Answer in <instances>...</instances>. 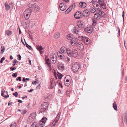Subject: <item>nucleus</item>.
<instances>
[{
  "label": "nucleus",
  "instance_id": "26",
  "mask_svg": "<svg viewBox=\"0 0 127 127\" xmlns=\"http://www.w3.org/2000/svg\"><path fill=\"white\" fill-rule=\"evenodd\" d=\"M47 119L46 117H43L41 119V120L40 121V122H42V123L45 124V122L46 120H47Z\"/></svg>",
  "mask_w": 127,
  "mask_h": 127
},
{
  "label": "nucleus",
  "instance_id": "60",
  "mask_svg": "<svg viewBox=\"0 0 127 127\" xmlns=\"http://www.w3.org/2000/svg\"><path fill=\"white\" fill-rule=\"evenodd\" d=\"M36 122V123L35 124H34L33 126V127H38V123L37 122Z\"/></svg>",
  "mask_w": 127,
  "mask_h": 127
},
{
  "label": "nucleus",
  "instance_id": "50",
  "mask_svg": "<svg viewBox=\"0 0 127 127\" xmlns=\"http://www.w3.org/2000/svg\"><path fill=\"white\" fill-rule=\"evenodd\" d=\"M16 68L15 67H10V69L12 71H13L16 69Z\"/></svg>",
  "mask_w": 127,
  "mask_h": 127
},
{
  "label": "nucleus",
  "instance_id": "45",
  "mask_svg": "<svg viewBox=\"0 0 127 127\" xmlns=\"http://www.w3.org/2000/svg\"><path fill=\"white\" fill-rule=\"evenodd\" d=\"M92 2L93 3V6L94 7H95V6L94 5H95L97 3V2L96 1H93V0L91 2V3Z\"/></svg>",
  "mask_w": 127,
  "mask_h": 127
},
{
  "label": "nucleus",
  "instance_id": "62",
  "mask_svg": "<svg viewBox=\"0 0 127 127\" xmlns=\"http://www.w3.org/2000/svg\"><path fill=\"white\" fill-rule=\"evenodd\" d=\"M38 83V82L36 81H34L32 82V84L35 85L37 83Z\"/></svg>",
  "mask_w": 127,
  "mask_h": 127
},
{
  "label": "nucleus",
  "instance_id": "47",
  "mask_svg": "<svg viewBox=\"0 0 127 127\" xmlns=\"http://www.w3.org/2000/svg\"><path fill=\"white\" fill-rule=\"evenodd\" d=\"M21 76L18 77L16 79V80L17 81H21Z\"/></svg>",
  "mask_w": 127,
  "mask_h": 127
},
{
  "label": "nucleus",
  "instance_id": "3",
  "mask_svg": "<svg viewBox=\"0 0 127 127\" xmlns=\"http://www.w3.org/2000/svg\"><path fill=\"white\" fill-rule=\"evenodd\" d=\"M77 24L78 27L80 28H83L85 26V23L82 21L77 22Z\"/></svg>",
  "mask_w": 127,
  "mask_h": 127
},
{
  "label": "nucleus",
  "instance_id": "35",
  "mask_svg": "<svg viewBox=\"0 0 127 127\" xmlns=\"http://www.w3.org/2000/svg\"><path fill=\"white\" fill-rule=\"evenodd\" d=\"M58 73L57 76L58 78L60 79H61L63 75L61 73H59L58 72Z\"/></svg>",
  "mask_w": 127,
  "mask_h": 127
},
{
  "label": "nucleus",
  "instance_id": "55",
  "mask_svg": "<svg viewBox=\"0 0 127 127\" xmlns=\"http://www.w3.org/2000/svg\"><path fill=\"white\" fill-rule=\"evenodd\" d=\"M39 6L38 5H37L36 4V5H35L34 9H39L38 10L39 11Z\"/></svg>",
  "mask_w": 127,
  "mask_h": 127
},
{
  "label": "nucleus",
  "instance_id": "28",
  "mask_svg": "<svg viewBox=\"0 0 127 127\" xmlns=\"http://www.w3.org/2000/svg\"><path fill=\"white\" fill-rule=\"evenodd\" d=\"M60 34L58 32L55 33L54 35V37L55 38H58L60 37Z\"/></svg>",
  "mask_w": 127,
  "mask_h": 127
},
{
  "label": "nucleus",
  "instance_id": "30",
  "mask_svg": "<svg viewBox=\"0 0 127 127\" xmlns=\"http://www.w3.org/2000/svg\"><path fill=\"white\" fill-rule=\"evenodd\" d=\"M65 49H66V48L64 46L62 47L61 48V50L62 52L64 53L65 52Z\"/></svg>",
  "mask_w": 127,
  "mask_h": 127
},
{
  "label": "nucleus",
  "instance_id": "21",
  "mask_svg": "<svg viewBox=\"0 0 127 127\" xmlns=\"http://www.w3.org/2000/svg\"><path fill=\"white\" fill-rule=\"evenodd\" d=\"M86 37H84L83 36H78V40H81L83 42L84 41V38L86 39Z\"/></svg>",
  "mask_w": 127,
  "mask_h": 127
},
{
  "label": "nucleus",
  "instance_id": "44",
  "mask_svg": "<svg viewBox=\"0 0 127 127\" xmlns=\"http://www.w3.org/2000/svg\"><path fill=\"white\" fill-rule=\"evenodd\" d=\"M1 48L2 49H1V52H0V54H2L3 53L4 51V50L5 49V48L4 46H3V47H1Z\"/></svg>",
  "mask_w": 127,
  "mask_h": 127
},
{
  "label": "nucleus",
  "instance_id": "29",
  "mask_svg": "<svg viewBox=\"0 0 127 127\" xmlns=\"http://www.w3.org/2000/svg\"><path fill=\"white\" fill-rule=\"evenodd\" d=\"M99 14L100 15L101 17H103L104 18L105 17L106 15V14L104 13V12L102 11L100 13H99Z\"/></svg>",
  "mask_w": 127,
  "mask_h": 127
},
{
  "label": "nucleus",
  "instance_id": "53",
  "mask_svg": "<svg viewBox=\"0 0 127 127\" xmlns=\"http://www.w3.org/2000/svg\"><path fill=\"white\" fill-rule=\"evenodd\" d=\"M13 95L16 97H17L18 95V93L17 92H16L15 93H13Z\"/></svg>",
  "mask_w": 127,
  "mask_h": 127
},
{
  "label": "nucleus",
  "instance_id": "39",
  "mask_svg": "<svg viewBox=\"0 0 127 127\" xmlns=\"http://www.w3.org/2000/svg\"><path fill=\"white\" fill-rule=\"evenodd\" d=\"M35 114L34 113H32L30 114V117L32 119H34L35 118Z\"/></svg>",
  "mask_w": 127,
  "mask_h": 127
},
{
  "label": "nucleus",
  "instance_id": "61",
  "mask_svg": "<svg viewBox=\"0 0 127 127\" xmlns=\"http://www.w3.org/2000/svg\"><path fill=\"white\" fill-rule=\"evenodd\" d=\"M9 5L10 6V7H12V8L13 7V3L12 2L10 3H9Z\"/></svg>",
  "mask_w": 127,
  "mask_h": 127
},
{
  "label": "nucleus",
  "instance_id": "24",
  "mask_svg": "<svg viewBox=\"0 0 127 127\" xmlns=\"http://www.w3.org/2000/svg\"><path fill=\"white\" fill-rule=\"evenodd\" d=\"M44 124V123H42V122H40V121H39L38 123V127H43L45 125Z\"/></svg>",
  "mask_w": 127,
  "mask_h": 127
},
{
  "label": "nucleus",
  "instance_id": "54",
  "mask_svg": "<svg viewBox=\"0 0 127 127\" xmlns=\"http://www.w3.org/2000/svg\"><path fill=\"white\" fill-rule=\"evenodd\" d=\"M5 59V58L4 57H2L1 59V60L0 61V63H3V61H4Z\"/></svg>",
  "mask_w": 127,
  "mask_h": 127
},
{
  "label": "nucleus",
  "instance_id": "8",
  "mask_svg": "<svg viewBox=\"0 0 127 127\" xmlns=\"http://www.w3.org/2000/svg\"><path fill=\"white\" fill-rule=\"evenodd\" d=\"M51 56L52 58L53 59L52 60V63L53 64H54L56 63V62L57 58L56 57V55L54 53H53L52 54H51Z\"/></svg>",
  "mask_w": 127,
  "mask_h": 127
},
{
  "label": "nucleus",
  "instance_id": "49",
  "mask_svg": "<svg viewBox=\"0 0 127 127\" xmlns=\"http://www.w3.org/2000/svg\"><path fill=\"white\" fill-rule=\"evenodd\" d=\"M124 121L127 125V115H126L125 117L124 118Z\"/></svg>",
  "mask_w": 127,
  "mask_h": 127
},
{
  "label": "nucleus",
  "instance_id": "20",
  "mask_svg": "<svg viewBox=\"0 0 127 127\" xmlns=\"http://www.w3.org/2000/svg\"><path fill=\"white\" fill-rule=\"evenodd\" d=\"M5 34H6L8 36H10L12 33V32L11 31L7 30L5 31Z\"/></svg>",
  "mask_w": 127,
  "mask_h": 127
},
{
  "label": "nucleus",
  "instance_id": "52",
  "mask_svg": "<svg viewBox=\"0 0 127 127\" xmlns=\"http://www.w3.org/2000/svg\"><path fill=\"white\" fill-rule=\"evenodd\" d=\"M17 56H18V60L19 61L21 60V56L20 54H19L17 55Z\"/></svg>",
  "mask_w": 127,
  "mask_h": 127
},
{
  "label": "nucleus",
  "instance_id": "34",
  "mask_svg": "<svg viewBox=\"0 0 127 127\" xmlns=\"http://www.w3.org/2000/svg\"><path fill=\"white\" fill-rule=\"evenodd\" d=\"M24 16L26 20H28L30 16H29V15H28V14H26V15L24 14Z\"/></svg>",
  "mask_w": 127,
  "mask_h": 127
},
{
  "label": "nucleus",
  "instance_id": "51",
  "mask_svg": "<svg viewBox=\"0 0 127 127\" xmlns=\"http://www.w3.org/2000/svg\"><path fill=\"white\" fill-rule=\"evenodd\" d=\"M78 27H75L74 28L73 30H75L77 32H79V30H78Z\"/></svg>",
  "mask_w": 127,
  "mask_h": 127
},
{
  "label": "nucleus",
  "instance_id": "41",
  "mask_svg": "<svg viewBox=\"0 0 127 127\" xmlns=\"http://www.w3.org/2000/svg\"><path fill=\"white\" fill-rule=\"evenodd\" d=\"M22 112H21V113L23 115H24L25 114H26L27 112V111L25 110V109H23L22 110Z\"/></svg>",
  "mask_w": 127,
  "mask_h": 127
},
{
  "label": "nucleus",
  "instance_id": "2",
  "mask_svg": "<svg viewBox=\"0 0 127 127\" xmlns=\"http://www.w3.org/2000/svg\"><path fill=\"white\" fill-rule=\"evenodd\" d=\"M78 53L77 50L76 49H73L72 50L71 53H70V55H69L68 56L75 58L76 57Z\"/></svg>",
  "mask_w": 127,
  "mask_h": 127
},
{
  "label": "nucleus",
  "instance_id": "46",
  "mask_svg": "<svg viewBox=\"0 0 127 127\" xmlns=\"http://www.w3.org/2000/svg\"><path fill=\"white\" fill-rule=\"evenodd\" d=\"M16 123L15 122V123H13L10 126V127H16Z\"/></svg>",
  "mask_w": 127,
  "mask_h": 127
},
{
  "label": "nucleus",
  "instance_id": "32",
  "mask_svg": "<svg viewBox=\"0 0 127 127\" xmlns=\"http://www.w3.org/2000/svg\"><path fill=\"white\" fill-rule=\"evenodd\" d=\"M36 5V4L34 3H33L31 5H30L29 6L30 8H34L35 5Z\"/></svg>",
  "mask_w": 127,
  "mask_h": 127
},
{
  "label": "nucleus",
  "instance_id": "12",
  "mask_svg": "<svg viewBox=\"0 0 127 127\" xmlns=\"http://www.w3.org/2000/svg\"><path fill=\"white\" fill-rule=\"evenodd\" d=\"M64 64L62 63H59V64L58 65V69L62 70H64Z\"/></svg>",
  "mask_w": 127,
  "mask_h": 127
},
{
  "label": "nucleus",
  "instance_id": "42",
  "mask_svg": "<svg viewBox=\"0 0 127 127\" xmlns=\"http://www.w3.org/2000/svg\"><path fill=\"white\" fill-rule=\"evenodd\" d=\"M17 76V72L14 73L12 74V76L14 78H16Z\"/></svg>",
  "mask_w": 127,
  "mask_h": 127
},
{
  "label": "nucleus",
  "instance_id": "40",
  "mask_svg": "<svg viewBox=\"0 0 127 127\" xmlns=\"http://www.w3.org/2000/svg\"><path fill=\"white\" fill-rule=\"evenodd\" d=\"M45 63L46 64V67H48V57L46 55H45Z\"/></svg>",
  "mask_w": 127,
  "mask_h": 127
},
{
  "label": "nucleus",
  "instance_id": "19",
  "mask_svg": "<svg viewBox=\"0 0 127 127\" xmlns=\"http://www.w3.org/2000/svg\"><path fill=\"white\" fill-rule=\"evenodd\" d=\"M98 3L100 5V6H102L105 5H106V4L104 2V0H98Z\"/></svg>",
  "mask_w": 127,
  "mask_h": 127
},
{
  "label": "nucleus",
  "instance_id": "4",
  "mask_svg": "<svg viewBox=\"0 0 127 127\" xmlns=\"http://www.w3.org/2000/svg\"><path fill=\"white\" fill-rule=\"evenodd\" d=\"M60 8L62 11L64 10L66 8V4L64 2L61 3L60 5Z\"/></svg>",
  "mask_w": 127,
  "mask_h": 127
},
{
  "label": "nucleus",
  "instance_id": "17",
  "mask_svg": "<svg viewBox=\"0 0 127 127\" xmlns=\"http://www.w3.org/2000/svg\"><path fill=\"white\" fill-rule=\"evenodd\" d=\"M79 7L82 8H84L86 6V4L84 2H80L79 4Z\"/></svg>",
  "mask_w": 127,
  "mask_h": 127
},
{
  "label": "nucleus",
  "instance_id": "38",
  "mask_svg": "<svg viewBox=\"0 0 127 127\" xmlns=\"http://www.w3.org/2000/svg\"><path fill=\"white\" fill-rule=\"evenodd\" d=\"M50 84L51 87L50 89H52L54 85H55L56 84H55L54 81L50 82Z\"/></svg>",
  "mask_w": 127,
  "mask_h": 127
},
{
  "label": "nucleus",
  "instance_id": "27",
  "mask_svg": "<svg viewBox=\"0 0 127 127\" xmlns=\"http://www.w3.org/2000/svg\"><path fill=\"white\" fill-rule=\"evenodd\" d=\"M113 108L115 110H117V108L116 102H115L113 103Z\"/></svg>",
  "mask_w": 127,
  "mask_h": 127
},
{
  "label": "nucleus",
  "instance_id": "15",
  "mask_svg": "<svg viewBox=\"0 0 127 127\" xmlns=\"http://www.w3.org/2000/svg\"><path fill=\"white\" fill-rule=\"evenodd\" d=\"M57 55L59 58L61 59H64L65 58L64 56L60 52H58Z\"/></svg>",
  "mask_w": 127,
  "mask_h": 127
},
{
  "label": "nucleus",
  "instance_id": "37",
  "mask_svg": "<svg viewBox=\"0 0 127 127\" xmlns=\"http://www.w3.org/2000/svg\"><path fill=\"white\" fill-rule=\"evenodd\" d=\"M19 62L16 60V59H14L12 65L13 66H15L16 65V63H18Z\"/></svg>",
  "mask_w": 127,
  "mask_h": 127
},
{
  "label": "nucleus",
  "instance_id": "59",
  "mask_svg": "<svg viewBox=\"0 0 127 127\" xmlns=\"http://www.w3.org/2000/svg\"><path fill=\"white\" fill-rule=\"evenodd\" d=\"M96 9H97L98 11H101L102 10V8L101 6H100V7H97L96 8Z\"/></svg>",
  "mask_w": 127,
  "mask_h": 127
},
{
  "label": "nucleus",
  "instance_id": "25",
  "mask_svg": "<svg viewBox=\"0 0 127 127\" xmlns=\"http://www.w3.org/2000/svg\"><path fill=\"white\" fill-rule=\"evenodd\" d=\"M71 40L72 41H73L74 42V44H75V45H76V43H78L77 42L78 41L77 38L74 37L71 38Z\"/></svg>",
  "mask_w": 127,
  "mask_h": 127
},
{
  "label": "nucleus",
  "instance_id": "31",
  "mask_svg": "<svg viewBox=\"0 0 127 127\" xmlns=\"http://www.w3.org/2000/svg\"><path fill=\"white\" fill-rule=\"evenodd\" d=\"M71 6H70L69 8L66 10L65 12V14H67L69 12H70L71 10Z\"/></svg>",
  "mask_w": 127,
  "mask_h": 127
},
{
  "label": "nucleus",
  "instance_id": "33",
  "mask_svg": "<svg viewBox=\"0 0 127 127\" xmlns=\"http://www.w3.org/2000/svg\"><path fill=\"white\" fill-rule=\"evenodd\" d=\"M93 23L92 24V26H95L96 25L97 23V21L93 19Z\"/></svg>",
  "mask_w": 127,
  "mask_h": 127
},
{
  "label": "nucleus",
  "instance_id": "5",
  "mask_svg": "<svg viewBox=\"0 0 127 127\" xmlns=\"http://www.w3.org/2000/svg\"><path fill=\"white\" fill-rule=\"evenodd\" d=\"M90 13V12L88 10V9H86L83 11V15L84 17H87L89 16Z\"/></svg>",
  "mask_w": 127,
  "mask_h": 127
},
{
  "label": "nucleus",
  "instance_id": "16",
  "mask_svg": "<svg viewBox=\"0 0 127 127\" xmlns=\"http://www.w3.org/2000/svg\"><path fill=\"white\" fill-rule=\"evenodd\" d=\"M90 41V39L86 37V39L84 38L83 42H84L86 45H88L89 44Z\"/></svg>",
  "mask_w": 127,
  "mask_h": 127
},
{
  "label": "nucleus",
  "instance_id": "36",
  "mask_svg": "<svg viewBox=\"0 0 127 127\" xmlns=\"http://www.w3.org/2000/svg\"><path fill=\"white\" fill-rule=\"evenodd\" d=\"M5 4L6 10L7 11L10 8V6L8 4H6V3H5Z\"/></svg>",
  "mask_w": 127,
  "mask_h": 127
},
{
  "label": "nucleus",
  "instance_id": "56",
  "mask_svg": "<svg viewBox=\"0 0 127 127\" xmlns=\"http://www.w3.org/2000/svg\"><path fill=\"white\" fill-rule=\"evenodd\" d=\"M48 100L50 98V97L51 98V99H52V97L51 94H48Z\"/></svg>",
  "mask_w": 127,
  "mask_h": 127
},
{
  "label": "nucleus",
  "instance_id": "7",
  "mask_svg": "<svg viewBox=\"0 0 127 127\" xmlns=\"http://www.w3.org/2000/svg\"><path fill=\"white\" fill-rule=\"evenodd\" d=\"M84 31L89 33H91L93 31V28L91 27L86 28L84 29Z\"/></svg>",
  "mask_w": 127,
  "mask_h": 127
},
{
  "label": "nucleus",
  "instance_id": "1",
  "mask_svg": "<svg viewBox=\"0 0 127 127\" xmlns=\"http://www.w3.org/2000/svg\"><path fill=\"white\" fill-rule=\"evenodd\" d=\"M80 67V64L76 62L72 65V70L74 73H75L78 71Z\"/></svg>",
  "mask_w": 127,
  "mask_h": 127
},
{
  "label": "nucleus",
  "instance_id": "48",
  "mask_svg": "<svg viewBox=\"0 0 127 127\" xmlns=\"http://www.w3.org/2000/svg\"><path fill=\"white\" fill-rule=\"evenodd\" d=\"M5 92V90L2 89L1 90V95L2 96H4V93Z\"/></svg>",
  "mask_w": 127,
  "mask_h": 127
},
{
  "label": "nucleus",
  "instance_id": "58",
  "mask_svg": "<svg viewBox=\"0 0 127 127\" xmlns=\"http://www.w3.org/2000/svg\"><path fill=\"white\" fill-rule=\"evenodd\" d=\"M26 13H27V14H28V15H29V16H30V15H31V12L30 10H28V11H27Z\"/></svg>",
  "mask_w": 127,
  "mask_h": 127
},
{
  "label": "nucleus",
  "instance_id": "14",
  "mask_svg": "<svg viewBox=\"0 0 127 127\" xmlns=\"http://www.w3.org/2000/svg\"><path fill=\"white\" fill-rule=\"evenodd\" d=\"M94 17L95 19L99 20L101 18V17L99 13H95L94 15Z\"/></svg>",
  "mask_w": 127,
  "mask_h": 127
},
{
  "label": "nucleus",
  "instance_id": "64",
  "mask_svg": "<svg viewBox=\"0 0 127 127\" xmlns=\"http://www.w3.org/2000/svg\"><path fill=\"white\" fill-rule=\"evenodd\" d=\"M58 122H56V121L55 120H54L52 122V123L55 126L56 123Z\"/></svg>",
  "mask_w": 127,
  "mask_h": 127
},
{
  "label": "nucleus",
  "instance_id": "6",
  "mask_svg": "<svg viewBox=\"0 0 127 127\" xmlns=\"http://www.w3.org/2000/svg\"><path fill=\"white\" fill-rule=\"evenodd\" d=\"M76 46H77V48L80 50H82L84 49L83 45L81 43H76Z\"/></svg>",
  "mask_w": 127,
  "mask_h": 127
},
{
  "label": "nucleus",
  "instance_id": "43",
  "mask_svg": "<svg viewBox=\"0 0 127 127\" xmlns=\"http://www.w3.org/2000/svg\"><path fill=\"white\" fill-rule=\"evenodd\" d=\"M72 35L70 34H68L67 36V38L68 40H71V38H72Z\"/></svg>",
  "mask_w": 127,
  "mask_h": 127
},
{
  "label": "nucleus",
  "instance_id": "22",
  "mask_svg": "<svg viewBox=\"0 0 127 127\" xmlns=\"http://www.w3.org/2000/svg\"><path fill=\"white\" fill-rule=\"evenodd\" d=\"M88 9L90 13H94L96 11L95 9L93 7H91V8Z\"/></svg>",
  "mask_w": 127,
  "mask_h": 127
},
{
  "label": "nucleus",
  "instance_id": "57",
  "mask_svg": "<svg viewBox=\"0 0 127 127\" xmlns=\"http://www.w3.org/2000/svg\"><path fill=\"white\" fill-rule=\"evenodd\" d=\"M26 47L29 49L31 50L32 49L31 46L28 44L27 45V46H26Z\"/></svg>",
  "mask_w": 127,
  "mask_h": 127
},
{
  "label": "nucleus",
  "instance_id": "18",
  "mask_svg": "<svg viewBox=\"0 0 127 127\" xmlns=\"http://www.w3.org/2000/svg\"><path fill=\"white\" fill-rule=\"evenodd\" d=\"M61 114V113L60 112L58 113L55 119V120L56 121V122H58L59 121Z\"/></svg>",
  "mask_w": 127,
  "mask_h": 127
},
{
  "label": "nucleus",
  "instance_id": "9",
  "mask_svg": "<svg viewBox=\"0 0 127 127\" xmlns=\"http://www.w3.org/2000/svg\"><path fill=\"white\" fill-rule=\"evenodd\" d=\"M36 49L39 52L40 54L41 55L43 53L42 50L43 49L42 47L41 46L36 45Z\"/></svg>",
  "mask_w": 127,
  "mask_h": 127
},
{
  "label": "nucleus",
  "instance_id": "11",
  "mask_svg": "<svg viewBox=\"0 0 127 127\" xmlns=\"http://www.w3.org/2000/svg\"><path fill=\"white\" fill-rule=\"evenodd\" d=\"M52 57L51 56V55H50V59H49L48 58V67H49L50 69V71H51V67L50 65L51 63H52V60L53 59L51 57Z\"/></svg>",
  "mask_w": 127,
  "mask_h": 127
},
{
  "label": "nucleus",
  "instance_id": "23",
  "mask_svg": "<svg viewBox=\"0 0 127 127\" xmlns=\"http://www.w3.org/2000/svg\"><path fill=\"white\" fill-rule=\"evenodd\" d=\"M65 50V52H66L68 56L69 55H70V53H71L72 50L71 51L70 49L68 48H66Z\"/></svg>",
  "mask_w": 127,
  "mask_h": 127
},
{
  "label": "nucleus",
  "instance_id": "63",
  "mask_svg": "<svg viewBox=\"0 0 127 127\" xmlns=\"http://www.w3.org/2000/svg\"><path fill=\"white\" fill-rule=\"evenodd\" d=\"M64 84L65 85V86H69V84L68 83H67L66 82L64 81Z\"/></svg>",
  "mask_w": 127,
  "mask_h": 127
},
{
  "label": "nucleus",
  "instance_id": "10",
  "mask_svg": "<svg viewBox=\"0 0 127 127\" xmlns=\"http://www.w3.org/2000/svg\"><path fill=\"white\" fill-rule=\"evenodd\" d=\"M47 103L48 102H46L42 104L41 108L44 110V111H45L48 110V105L47 104Z\"/></svg>",
  "mask_w": 127,
  "mask_h": 127
},
{
  "label": "nucleus",
  "instance_id": "13",
  "mask_svg": "<svg viewBox=\"0 0 127 127\" xmlns=\"http://www.w3.org/2000/svg\"><path fill=\"white\" fill-rule=\"evenodd\" d=\"M79 11H77L75 13L74 15L75 18L76 19H79L81 18V15H80Z\"/></svg>",
  "mask_w": 127,
  "mask_h": 127
}]
</instances>
